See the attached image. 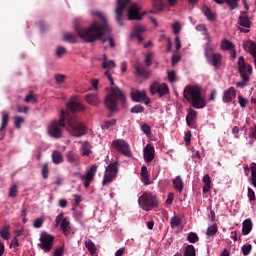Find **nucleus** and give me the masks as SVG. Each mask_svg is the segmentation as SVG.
<instances>
[{"label": "nucleus", "instance_id": "nucleus-57", "mask_svg": "<svg viewBox=\"0 0 256 256\" xmlns=\"http://www.w3.org/2000/svg\"><path fill=\"white\" fill-rule=\"evenodd\" d=\"M145 111V108L141 105H135L132 109H131V113H143Z\"/></svg>", "mask_w": 256, "mask_h": 256}, {"label": "nucleus", "instance_id": "nucleus-49", "mask_svg": "<svg viewBox=\"0 0 256 256\" xmlns=\"http://www.w3.org/2000/svg\"><path fill=\"white\" fill-rule=\"evenodd\" d=\"M21 123H25V119L23 117L14 116V125L16 129L21 127Z\"/></svg>", "mask_w": 256, "mask_h": 256}, {"label": "nucleus", "instance_id": "nucleus-25", "mask_svg": "<svg viewBox=\"0 0 256 256\" xmlns=\"http://www.w3.org/2000/svg\"><path fill=\"white\" fill-rule=\"evenodd\" d=\"M173 187L175 191H178V193H183V188L185 187V184L183 183V179L181 176H176L173 180Z\"/></svg>", "mask_w": 256, "mask_h": 256}, {"label": "nucleus", "instance_id": "nucleus-34", "mask_svg": "<svg viewBox=\"0 0 256 256\" xmlns=\"http://www.w3.org/2000/svg\"><path fill=\"white\" fill-rule=\"evenodd\" d=\"M85 247L88 249L90 255H95V253H97V247H95V243L91 240L85 241Z\"/></svg>", "mask_w": 256, "mask_h": 256}, {"label": "nucleus", "instance_id": "nucleus-42", "mask_svg": "<svg viewBox=\"0 0 256 256\" xmlns=\"http://www.w3.org/2000/svg\"><path fill=\"white\" fill-rule=\"evenodd\" d=\"M196 31H202L203 35L205 36V39H210L209 32H207V27H205V24H199L196 26Z\"/></svg>", "mask_w": 256, "mask_h": 256}, {"label": "nucleus", "instance_id": "nucleus-7", "mask_svg": "<svg viewBox=\"0 0 256 256\" xmlns=\"http://www.w3.org/2000/svg\"><path fill=\"white\" fill-rule=\"evenodd\" d=\"M99 166L97 164H94L90 167V169L86 172L85 175L81 174V172H75L73 174V177H78L83 181L84 187L87 189L89 185L93 182V179H95V174L97 173V169Z\"/></svg>", "mask_w": 256, "mask_h": 256}, {"label": "nucleus", "instance_id": "nucleus-36", "mask_svg": "<svg viewBox=\"0 0 256 256\" xmlns=\"http://www.w3.org/2000/svg\"><path fill=\"white\" fill-rule=\"evenodd\" d=\"M117 125V120L112 119L108 121H104L103 124L101 125V128L104 130H109L112 127H115Z\"/></svg>", "mask_w": 256, "mask_h": 256}, {"label": "nucleus", "instance_id": "nucleus-64", "mask_svg": "<svg viewBox=\"0 0 256 256\" xmlns=\"http://www.w3.org/2000/svg\"><path fill=\"white\" fill-rule=\"evenodd\" d=\"M248 199L249 201H255V191L251 188H248Z\"/></svg>", "mask_w": 256, "mask_h": 256}, {"label": "nucleus", "instance_id": "nucleus-4", "mask_svg": "<svg viewBox=\"0 0 256 256\" xmlns=\"http://www.w3.org/2000/svg\"><path fill=\"white\" fill-rule=\"evenodd\" d=\"M183 95L194 109H205L207 107V98L204 96L201 87L188 85L185 87Z\"/></svg>", "mask_w": 256, "mask_h": 256}, {"label": "nucleus", "instance_id": "nucleus-29", "mask_svg": "<svg viewBox=\"0 0 256 256\" xmlns=\"http://www.w3.org/2000/svg\"><path fill=\"white\" fill-rule=\"evenodd\" d=\"M102 67L103 69H115L117 64H115V61L107 59V55L104 54Z\"/></svg>", "mask_w": 256, "mask_h": 256}, {"label": "nucleus", "instance_id": "nucleus-24", "mask_svg": "<svg viewBox=\"0 0 256 256\" xmlns=\"http://www.w3.org/2000/svg\"><path fill=\"white\" fill-rule=\"evenodd\" d=\"M221 61H222L221 53H214L212 57L210 56V61H208V63H211L213 67H215L216 69H219L221 67Z\"/></svg>", "mask_w": 256, "mask_h": 256}, {"label": "nucleus", "instance_id": "nucleus-22", "mask_svg": "<svg viewBox=\"0 0 256 256\" xmlns=\"http://www.w3.org/2000/svg\"><path fill=\"white\" fill-rule=\"evenodd\" d=\"M1 115H2V123L0 126V141L5 139V128L9 124V114L3 111Z\"/></svg>", "mask_w": 256, "mask_h": 256}, {"label": "nucleus", "instance_id": "nucleus-33", "mask_svg": "<svg viewBox=\"0 0 256 256\" xmlns=\"http://www.w3.org/2000/svg\"><path fill=\"white\" fill-rule=\"evenodd\" d=\"M80 151L83 156L89 157L91 155V143L88 141L83 142Z\"/></svg>", "mask_w": 256, "mask_h": 256}, {"label": "nucleus", "instance_id": "nucleus-30", "mask_svg": "<svg viewBox=\"0 0 256 256\" xmlns=\"http://www.w3.org/2000/svg\"><path fill=\"white\" fill-rule=\"evenodd\" d=\"M203 185V193H209L211 191V177L209 174H205L202 179Z\"/></svg>", "mask_w": 256, "mask_h": 256}, {"label": "nucleus", "instance_id": "nucleus-2", "mask_svg": "<svg viewBox=\"0 0 256 256\" xmlns=\"http://www.w3.org/2000/svg\"><path fill=\"white\" fill-rule=\"evenodd\" d=\"M91 16L98 17L102 24L93 22L89 28L75 27L78 37L86 43H95L97 40L102 41V43L109 41L110 47H115V41L111 37V26L107 23V16L99 10L91 11Z\"/></svg>", "mask_w": 256, "mask_h": 256}, {"label": "nucleus", "instance_id": "nucleus-11", "mask_svg": "<svg viewBox=\"0 0 256 256\" xmlns=\"http://www.w3.org/2000/svg\"><path fill=\"white\" fill-rule=\"evenodd\" d=\"M112 147L118 151V153L125 155V157H131L132 155L129 143L123 139L114 140L112 142Z\"/></svg>", "mask_w": 256, "mask_h": 256}, {"label": "nucleus", "instance_id": "nucleus-28", "mask_svg": "<svg viewBox=\"0 0 256 256\" xmlns=\"http://www.w3.org/2000/svg\"><path fill=\"white\" fill-rule=\"evenodd\" d=\"M52 161L55 165H61L63 163V154L59 150L52 152Z\"/></svg>", "mask_w": 256, "mask_h": 256}, {"label": "nucleus", "instance_id": "nucleus-38", "mask_svg": "<svg viewBox=\"0 0 256 256\" xmlns=\"http://www.w3.org/2000/svg\"><path fill=\"white\" fill-rule=\"evenodd\" d=\"M217 231H219L217 226L215 224H212L207 228L206 235L207 237H214V235H217Z\"/></svg>", "mask_w": 256, "mask_h": 256}, {"label": "nucleus", "instance_id": "nucleus-20", "mask_svg": "<svg viewBox=\"0 0 256 256\" xmlns=\"http://www.w3.org/2000/svg\"><path fill=\"white\" fill-rule=\"evenodd\" d=\"M134 67L138 77H142L143 79H149L151 77V72L145 69L141 62L137 61Z\"/></svg>", "mask_w": 256, "mask_h": 256}, {"label": "nucleus", "instance_id": "nucleus-14", "mask_svg": "<svg viewBox=\"0 0 256 256\" xmlns=\"http://www.w3.org/2000/svg\"><path fill=\"white\" fill-rule=\"evenodd\" d=\"M238 23L240 27H244L240 28L242 33H249V28L251 27V19L249 18V14H247V12L240 13Z\"/></svg>", "mask_w": 256, "mask_h": 256}, {"label": "nucleus", "instance_id": "nucleus-53", "mask_svg": "<svg viewBox=\"0 0 256 256\" xmlns=\"http://www.w3.org/2000/svg\"><path fill=\"white\" fill-rule=\"evenodd\" d=\"M179 61H181V55L179 54V52H176L172 56V66L175 67V65H177Z\"/></svg>", "mask_w": 256, "mask_h": 256}, {"label": "nucleus", "instance_id": "nucleus-27", "mask_svg": "<svg viewBox=\"0 0 256 256\" xmlns=\"http://www.w3.org/2000/svg\"><path fill=\"white\" fill-rule=\"evenodd\" d=\"M218 5H223V3L228 4L230 9H237L239 7V0H214Z\"/></svg>", "mask_w": 256, "mask_h": 256}, {"label": "nucleus", "instance_id": "nucleus-6", "mask_svg": "<svg viewBox=\"0 0 256 256\" xmlns=\"http://www.w3.org/2000/svg\"><path fill=\"white\" fill-rule=\"evenodd\" d=\"M138 205L143 211H152L155 207L159 206V200H157V196H155L151 192H144L138 198Z\"/></svg>", "mask_w": 256, "mask_h": 256}, {"label": "nucleus", "instance_id": "nucleus-51", "mask_svg": "<svg viewBox=\"0 0 256 256\" xmlns=\"http://www.w3.org/2000/svg\"><path fill=\"white\" fill-rule=\"evenodd\" d=\"M153 52H148L145 57V64L147 67H151V63L153 61Z\"/></svg>", "mask_w": 256, "mask_h": 256}, {"label": "nucleus", "instance_id": "nucleus-23", "mask_svg": "<svg viewBox=\"0 0 256 256\" xmlns=\"http://www.w3.org/2000/svg\"><path fill=\"white\" fill-rule=\"evenodd\" d=\"M86 101L87 103H89V105H92L94 107H96V105H99V103H101L99 96H97V92H92L87 94Z\"/></svg>", "mask_w": 256, "mask_h": 256}, {"label": "nucleus", "instance_id": "nucleus-54", "mask_svg": "<svg viewBox=\"0 0 256 256\" xmlns=\"http://www.w3.org/2000/svg\"><path fill=\"white\" fill-rule=\"evenodd\" d=\"M172 29L175 35H179V33H181V24H179V22H175L172 24Z\"/></svg>", "mask_w": 256, "mask_h": 256}, {"label": "nucleus", "instance_id": "nucleus-35", "mask_svg": "<svg viewBox=\"0 0 256 256\" xmlns=\"http://www.w3.org/2000/svg\"><path fill=\"white\" fill-rule=\"evenodd\" d=\"M63 39H64L67 43H76V42H77V36H75V34L69 33V32H65V33L63 34Z\"/></svg>", "mask_w": 256, "mask_h": 256}, {"label": "nucleus", "instance_id": "nucleus-19", "mask_svg": "<svg viewBox=\"0 0 256 256\" xmlns=\"http://www.w3.org/2000/svg\"><path fill=\"white\" fill-rule=\"evenodd\" d=\"M144 160L146 163H151L155 159V147L151 144H147L143 150Z\"/></svg>", "mask_w": 256, "mask_h": 256}, {"label": "nucleus", "instance_id": "nucleus-48", "mask_svg": "<svg viewBox=\"0 0 256 256\" xmlns=\"http://www.w3.org/2000/svg\"><path fill=\"white\" fill-rule=\"evenodd\" d=\"M141 131L146 137H149L151 135V126H149L148 124H143L141 126Z\"/></svg>", "mask_w": 256, "mask_h": 256}, {"label": "nucleus", "instance_id": "nucleus-44", "mask_svg": "<svg viewBox=\"0 0 256 256\" xmlns=\"http://www.w3.org/2000/svg\"><path fill=\"white\" fill-rule=\"evenodd\" d=\"M170 225L172 229H175V227H179V225H181V218H179V216L172 217L170 220Z\"/></svg>", "mask_w": 256, "mask_h": 256}, {"label": "nucleus", "instance_id": "nucleus-41", "mask_svg": "<svg viewBox=\"0 0 256 256\" xmlns=\"http://www.w3.org/2000/svg\"><path fill=\"white\" fill-rule=\"evenodd\" d=\"M0 237H2V239H5L6 241H8V239H9V225L4 226L0 230Z\"/></svg>", "mask_w": 256, "mask_h": 256}, {"label": "nucleus", "instance_id": "nucleus-47", "mask_svg": "<svg viewBox=\"0 0 256 256\" xmlns=\"http://www.w3.org/2000/svg\"><path fill=\"white\" fill-rule=\"evenodd\" d=\"M251 249H253V246L251 244H245L241 247V251L244 256L249 255V253H251Z\"/></svg>", "mask_w": 256, "mask_h": 256}, {"label": "nucleus", "instance_id": "nucleus-13", "mask_svg": "<svg viewBox=\"0 0 256 256\" xmlns=\"http://www.w3.org/2000/svg\"><path fill=\"white\" fill-rule=\"evenodd\" d=\"M151 95H159V97H165L169 93V86L166 83L153 82L150 85Z\"/></svg>", "mask_w": 256, "mask_h": 256}, {"label": "nucleus", "instance_id": "nucleus-15", "mask_svg": "<svg viewBox=\"0 0 256 256\" xmlns=\"http://www.w3.org/2000/svg\"><path fill=\"white\" fill-rule=\"evenodd\" d=\"M66 161L72 167H80L81 156L77 152L70 150L66 153Z\"/></svg>", "mask_w": 256, "mask_h": 256}, {"label": "nucleus", "instance_id": "nucleus-31", "mask_svg": "<svg viewBox=\"0 0 256 256\" xmlns=\"http://www.w3.org/2000/svg\"><path fill=\"white\" fill-rule=\"evenodd\" d=\"M195 119H197V111H195L194 109L190 108L188 110L187 116H186V123L188 126L191 125V123H193L195 121Z\"/></svg>", "mask_w": 256, "mask_h": 256}, {"label": "nucleus", "instance_id": "nucleus-10", "mask_svg": "<svg viewBox=\"0 0 256 256\" xmlns=\"http://www.w3.org/2000/svg\"><path fill=\"white\" fill-rule=\"evenodd\" d=\"M55 227H60L62 229V233L66 237H69V235H71V223L69 222V218L65 217V214H63V212L56 216Z\"/></svg>", "mask_w": 256, "mask_h": 256}, {"label": "nucleus", "instance_id": "nucleus-50", "mask_svg": "<svg viewBox=\"0 0 256 256\" xmlns=\"http://www.w3.org/2000/svg\"><path fill=\"white\" fill-rule=\"evenodd\" d=\"M167 77L171 83H175V81H177V74L175 73V71H168Z\"/></svg>", "mask_w": 256, "mask_h": 256}, {"label": "nucleus", "instance_id": "nucleus-43", "mask_svg": "<svg viewBox=\"0 0 256 256\" xmlns=\"http://www.w3.org/2000/svg\"><path fill=\"white\" fill-rule=\"evenodd\" d=\"M187 241H189V243H197L199 241V236L195 232H190L187 236Z\"/></svg>", "mask_w": 256, "mask_h": 256}, {"label": "nucleus", "instance_id": "nucleus-18", "mask_svg": "<svg viewBox=\"0 0 256 256\" xmlns=\"http://www.w3.org/2000/svg\"><path fill=\"white\" fill-rule=\"evenodd\" d=\"M237 97V91L235 87H229L223 92L222 101L226 104L232 103L233 100Z\"/></svg>", "mask_w": 256, "mask_h": 256}, {"label": "nucleus", "instance_id": "nucleus-46", "mask_svg": "<svg viewBox=\"0 0 256 256\" xmlns=\"http://www.w3.org/2000/svg\"><path fill=\"white\" fill-rule=\"evenodd\" d=\"M41 173H42L43 179H47L49 177V164L48 163L43 164Z\"/></svg>", "mask_w": 256, "mask_h": 256}, {"label": "nucleus", "instance_id": "nucleus-60", "mask_svg": "<svg viewBox=\"0 0 256 256\" xmlns=\"http://www.w3.org/2000/svg\"><path fill=\"white\" fill-rule=\"evenodd\" d=\"M25 101L26 103H36L37 100L33 96V92H30L29 95L25 97Z\"/></svg>", "mask_w": 256, "mask_h": 256}, {"label": "nucleus", "instance_id": "nucleus-55", "mask_svg": "<svg viewBox=\"0 0 256 256\" xmlns=\"http://www.w3.org/2000/svg\"><path fill=\"white\" fill-rule=\"evenodd\" d=\"M204 15L209 19V21H213L215 19V15H213V12H211V9L209 8L204 9Z\"/></svg>", "mask_w": 256, "mask_h": 256}, {"label": "nucleus", "instance_id": "nucleus-58", "mask_svg": "<svg viewBox=\"0 0 256 256\" xmlns=\"http://www.w3.org/2000/svg\"><path fill=\"white\" fill-rule=\"evenodd\" d=\"M238 103L242 109H245L247 107V99L243 96H238Z\"/></svg>", "mask_w": 256, "mask_h": 256}, {"label": "nucleus", "instance_id": "nucleus-16", "mask_svg": "<svg viewBox=\"0 0 256 256\" xmlns=\"http://www.w3.org/2000/svg\"><path fill=\"white\" fill-rule=\"evenodd\" d=\"M222 51H230V55L232 59L237 57V50H235V44L228 39H223L220 45Z\"/></svg>", "mask_w": 256, "mask_h": 256}, {"label": "nucleus", "instance_id": "nucleus-12", "mask_svg": "<svg viewBox=\"0 0 256 256\" xmlns=\"http://www.w3.org/2000/svg\"><path fill=\"white\" fill-rule=\"evenodd\" d=\"M238 67L243 81H249V76L253 73V67H251V64L245 63L243 56L238 58Z\"/></svg>", "mask_w": 256, "mask_h": 256}, {"label": "nucleus", "instance_id": "nucleus-63", "mask_svg": "<svg viewBox=\"0 0 256 256\" xmlns=\"http://www.w3.org/2000/svg\"><path fill=\"white\" fill-rule=\"evenodd\" d=\"M141 181L144 185H151V180H149V174L141 176Z\"/></svg>", "mask_w": 256, "mask_h": 256}, {"label": "nucleus", "instance_id": "nucleus-40", "mask_svg": "<svg viewBox=\"0 0 256 256\" xmlns=\"http://www.w3.org/2000/svg\"><path fill=\"white\" fill-rule=\"evenodd\" d=\"M196 252H195V246L193 245H188L186 246L185 248V251H184V256H196Z\"/></svg>", "mask_w": 256, "mask_h": 256}, {"label": "nucleus", "instance_id": "nucleus-17", "mask_svg": "<svg viewBox=\"0 0 256 256\" xmlns=\"http://www.w3.org/2000/svg\"><path fill=\"white\" fill-rule=\"evenodd\" d=\"M251 171V177L249 182L253 187L256 188V163L252 162L250 166H244V173L245 175L249 176V172Z\"/></svg>", "mask_w": 256, "mask_h": 256}, {"label": "nucleus", "instance_id": "nucleus-26", "mask_svg": "<svg viewBox=\"0 0 256 256\" xmlns=\"http://www.w3.org/2000/svg\"><path fill=\"white\" fill-rule=\"evenodd\" d=\"M204 55L207 61H211V57L215 55V53H213V47H211V38L208 39V42L204 46Z\"/></svg>", "mask_w": 256, "mask_h": 256}, {"label": "nucleus", "instance_id": "nucleus-62", "mask_svg": "<svg viewBox=\"0 0 256 256\" xmlns=\"http://www.w3.org/2000/svg\"><path fill=\"white\" fill-rule=\"evenodd\" d=\"M184 141H185L186 145H190V143H191V131H187L184 134Z\"/></svg>", "mask_w": 256, "mask_h": 256}, {"label": "nucleus", "instance_id": "nucleus-37", "mask_svg": "<svg viewBox=\"0 0 256 256\" xmlns=\"http://www.w3.org/2000/svg\"><path fill=\"white\" fill-rule=\"evenodd\" d=\"M145 31H147L145 26H136L133 32L130 34V37L133 39L135 35H141L142 33H145Z\"/></svg>", "mask_w": 256, "mask_h": 256}, {"label": "nucleus", "instance_id": "nucleus-45", "mask_svg": "<svg viewBox=\"0 0 256 256\" xmlns=\"http://www.w3.org/2000/svg\"><path fill=\"white\" fill-rule=\"evenodd\" d=\"M164 0H153L154 9L158 11L164 10Z\"/></svg>", "mask_w": 256, "mask_h": 256}, {"label": "nucleus", "instance_id": "nucleus-21", "mask_svg": "<svg viewBox=\"0 0 256 256\" xmlns=\"http://www.w3.org/2000/svg\"><path fill=\"white\" fill-rule=\"evenodd\" d=\"M131 99L135 103H141V101H145V99H147V92L145 90L139 91L132 89Z\"/></svg>", "mask_w": 256, "mask_h": 256}, {"label": "nucleus", "instance_id": "nucleus-61", "mask_svg": "<svg viewBox=\"0 0 256 256\" xmlns=\"http://www.w3.org/2000/svg\"><path fill=\"white\" fill-rule=\"evenodd\" d=\"M63 253H65V247L61 246L54 251L53 256H63Z\"/></svg>", "mask_w": 256, "mask_h": 256}, {"label": "nucleus", "instance_id": "nucleus-52", "mask_svg": "<svg viewBox=\"0 0 256 256\" xmlns=\"http://www.w3.org/2000/svg\"><path fill=\"white\" fill-rule=\"evenodd\" d=\"M45 220H43V218H37L36 220H34L33 226L35 227V229H41L43 227V223Z\"/></svg>", "mask_w": 256, "mask_h": 256}, {"label": "nucleus", "instance_id": "nucleus-3", "mask_svg": "<svg viewBox=\"0 0 256 256\" xmlns=\"http://www.w3.org/2000/svg\"><path fill=\"white\" fill-rule=\"evenodd\" d=\"M131 3V0H117L115 9L116 21L120 27H123V13L127 9V17L129 21H141L145 12H141V6L137 3Z\"/></svg>", "mask_w": 256, "mask_h": 256}, {"label": "nucleus", "instance_id": "nucleus-59", "mask_svg": "<svg viewBox=\"0 0 256 256\" xmlns=\"http://www.w3.org/2000/svg\"><path fill=\"white\" fill-rule=\"evenodd\" d=\"M67 79V76L65 74H56L55 75V81L58 83H63Z\"/></svg>", "mask_w": 256, "mask_h": 256}, {"label": "nucleus", "instance_id": "nucleus-1", "mask_svg": "<svg viewBox=\"0 0 256 256\" xmlns=\"http://www.w3.org/2000/svg\"><path fill=\"white\" fill-rule=\"evenodd\" d=\"M67 110H62L60 119L54 120L47 128L48 135L54 139H61L63 136V129L67 131L73 137H83L85 135V125L79 121L75 112L85 111V106L81 104L79 98L72 97L66 104Z\"/></svg>", "mask_w": 256, "mask_h": 256}, {"label": "nucleus", "instance_id": "nucleus-9", "mask_svg": "<svg viewBox=\"0 0 256 256\" xmlns=\"http://www.w3.org/2000/svg\"><path fill=\"white\" fill-rule=\"evenodd\" d=\"M38 247L43 250L44 253H49L53 249V243L55 242V236L42 232L39 239Z\"/></svg>", "mask_w": 256, "mask_h": 256}, {"label": "nucleus", "instance_id": "nucleus-39", "mask_svg": "<svg viewBox=\"0 0 256 256\" xmlns=\"http://www.w3.org/2000/svg\"><path fill=\"white\" fill-rule=\"evenodd\" d=\"M55 55L58 59H61L64 55H67V48L63 46H58L55 50Z\"/></svg>", "mask_w": 256, "mask_h": 256}, {"label": "nucleus", "instance_id": "nucleus-5", "mask_svg": "<svg viewBox=\"0 0 256 256\" xmlns=\"http://www.w3.org/2000/svg\"><path fill=\"white\" fill-rule=\"evenodd\" d=\"M121 102L122 105H125L127 102V97L122 89L117 86H112L110 92L105 98V107L110 111H117V103Z\"/></svg>", "mask_w": 256, "mask_h": 256}, {"label": "nucleus", "instance_id": "nucleus-56", "mask_svg": "<svg viewBox=\"0 0 256 256\" xmlns=\"http://www.w3.org/2000/svg\"><path fill=\"white\" fill-rule=\"evenodd\" d=\"M18 188L17 185H12L9 189V197H17Z\"/></svg>", "mask_w": 256, "mask_h": 256}, {"label": "nucleus", "instance_id": "nucleus-8", "mask_svg": "<svg viewBox=\"0 0 256 256\" xmlns=\"http://www.w3.org/2000/svg\"><path fill=\"white\" fill-rule=\"evenodd\" d=\"M119 173V166L117 163H112L108 165L105 169L103 176V185H109V183H113L115 179H117V175Z\"/></svg>", "mask_w": 256, "mask_h": 256}, {"label": "nucleus", "instance_id": "nucleus-32", "mask_svg": "<svg viewBox=\"0 0 256 256\" xmlns=\"http://www.w3.org/2000/svg\"><path fill=\"white\" fill-rule=\"evenodd\" d=\"M252 229H253V222L251 221V219H246L243 222V226H242V231L244 235H249Z\"/></svg>", "mask_w": 256, "mask_h": 256}]
</instances>
